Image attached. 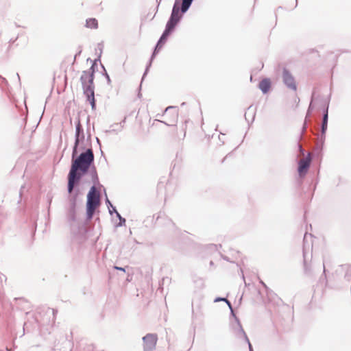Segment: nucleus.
I'll return each mask as SVG.
<instances>
[{
  "mask_svg": "<svg viewBox=\"0 0 351 351\" xmlns=\"http://www.w3.org/2000/svg\"><path fill=\"white\" fill-rule=\"evenodd\" d=\"M93 160V152L92 149H88L86 152L82 153L75 160H73L71 170L68 176V191L69 193H71L73 189L75 180L80 179V176H77V171L86 173Z\"/></svg>",
  "mask_w": 351,
  "mask_h": 351,
  "instance_id": "1",
  "label": "nucleus"
},
{
  "mask_svg": "<svg viewBox=\"0 0 351 351\" xmlns=\"http://www.w3.org/2000/svg\"><path fill=\"white\" fill-rule=\"evenodd\" d=\"M94 72L93 66H91L88 70L84 71L80 77L84 93L87 97V99L91 104L93 108H94L95 106L93 85Z\"/></svg>",
  "mask_w": 351,
  "mask_h": 351,
  "instance_id": "2",
  "label": "nucleus"
},
{
  "mask_svg": "<svg viewBox=\"0 0 351 351\" xmlns=\"http://www.w3.org/2000/svg\"><path fill=\"white\" fill-rule=\"evenodd\" d=\"M182 13L183 12H182V10H180L179 2L176 1L173 7L171 17L167 23L166 29L156 45V49L160 48L162 45L164 44V43L166 41L168 36L174 29L175 26L180 21Z\"/></svg>",
  "mask_w": 351,
  "mask_h": 351,
  "instance_id": "3",
  "label": "nucleus"
},
{
  "mask_svg": "<svg viewBox=\"0 0 351 351\" xmlns=\"http://www.w3.org/2000/svg\"><path fill=\"white\" fill-rule=\"evenodd\" d=\"M100 205V195L95 186H92L87 195L86 214L88 219H90L96 209Z\"/></svg>",
  "mask_w": 351,
  "mask_h": 351,
  "instance_id": "4",
  "label": "nucleus"
},
{
  "mask_svg": "<svg viewBox=\"0 0 351 351\" xmlns=\"http://www.w3.org/2000/svg\"><path fill=\"white\" fill-rule=\"evenodd\" d=\"M311 162V158L310 154H308L306 157L300 160L298 169L300 176H304L310 167Z\"/></svg>",
  "mask_w": 351,
  "mask_h": 351,
  "instance_id": "5",
  "label": "nucleus"
},
{
  "mask_svg": "<svg viewBox=\"0 0 351 351\" xmlns=\"http://www.w3.org/2000/svg\"><path fill=\"white\" fill-rule=\"evenodd\" d=\"M144 342V350L151 351L152 350L157 342V336L153 334H148L143 337Z\"/></svg>",
  "mask_w": 351,
  "mask_h": 351,
  "instance_id": "6",
  "label": "nucleus"
},
{
  "mask_svg": "<svg viewBox=\"0 0 351 351\" xmlns=\"http://www.w3.org/2000/svg\"><path fill=\"white\" fill-rule=\"evenodd\" d=\"M282 79L284 83L287 86L288 88L296 90L297 86L292 75L286 69H283Z\"/></svg>",
  "mask_w": 351,
  "mask_h": 351,
  "instance_id": "7",
  "label": "nucleus"
},
{
  "mask_svg": "<svg viewBox=\"0 0 351 351\" xmlns=\"http://www.w3.org/2000/svg\"><path fill=\"white\" fill-rule=\"evenodd\" d=\"M82 132V125L80 123V121H78V122L76 125L75 142V145H74L73 152V156L76 153L77 147L80 142V134Z\"/></svg>",
  "mask_w": 351,
  "mask_h": 351,
  "instance_id": "8",
  "label": "nucleus"
},
{
  "mask_svg": "<svg viewBox=\"0 0 351 351\" xmlns=\"http://www.w3.org/2000/svg\"><path fill=\"white\" fill-rule=\"evenodd\" d=\"M258 87L264 93H267L271 88L270 80L267 78L263 79L260 82Z\"/></svg>",
  "mask_w": 351,
  "mask_h": 351,
  "instance_id": "9",
  "label": "nucleus"
},
{
  "mask_svg": "<svg viewBox=\"0 0 351 351\" xmlns=\"http://www.w3.org/2000/svg\"><path fill=\"white\" fill-rule=\"evenodd\" d=\"M86 27L90 29H97L98 21L95 18H90L86 21Z\"/></svg>",
  "mask_w": 351,
  "mask_h": 351,
  "instance_id": "10",
  "label": "nucleus"
},
{
  "mask_svg": "<svg viewBox=\"0 0 351 351\" xmlns=\"http://www.w3.org/2000/svg\"><path fill=\"white\" fill-rule=\"evenodd\" d=\"M193 0H182V12H185L187 11L189 8L190 7Z\"/></svg>",
  "mask_w": 351,
  "mask_h": 351,
  "instance_id": "11",
  "label": "nucleus"
},
{
  "mask_svg": "<svg viewBox=\"0 0 351 351\" xmlns=\"http://www.w3.org/2000/svg\"><path fill=\"white\" fill-rule=\"evenodd\" d=\"M327 122H328V113L326 112L323 118V123H322V132H325L326 130L327 129Z\"/></svg>",
  "mask_w": 351,
  "mask_h": 351,
  "instance_id": "12",
  "label": "nucleus"
},
{
  "mask_svg": "<svg viewBox=\"0 0 351 351\" xmlns=\"http://www.w3.org/2000/svg\"><path fill=\"white\" fill-rule=\"evenodd\" d=\"M114 268H115L116 269L121 270V271H125V269H124L123 268H122V267H114Z\"/></svg>",
  "mask_w": 351,
  "mask_h": 351,
  "instance_id": "13",
  "label": "nucleus"
},
{
  "mask_svg": "<svg viewBox=\"0 0 351 351\" xmlns=\"http://www.w3.org/2000/svg\"><path fill=\"white\" fill-rule=\"evenodd\" d=\"M167 111H168V108H167V109L165 110V115H166V114H167Z\"/></svg>",
  "mask_w": 351,
  "mask_h": 351,
  "instance_id": "14",
  "label": "nucleus"
}]
</instances>
